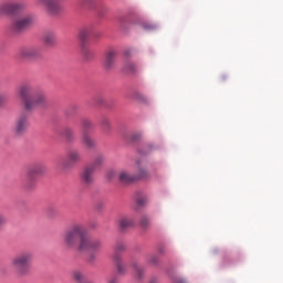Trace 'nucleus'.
I'll use <instances>...</instances> for the list:
<instances>
[{"label": "nucleus", "instance_id": "obj_40", "mask_svg": "<svg viewBox=\"0 0 283 283\" xmlns=\"http://www.w3.org/2000/svg\"><path fill=\"white\" fill-rule=\"evenodd\" d=\"M149 283H158V279H151Z\"/></svg>", "mask_w": 283, "mask_h": 283}, {"label": "nucleus", "instance_id": "obj_11", "mask_svg": "<svg viewBox=\"0 0 283 283\" xmlns=\"http://www.w3.org/2000/svg\"><path fill=\"white\" fill-rule=\"evenodd\" d=\"M29 126H30V123L28 122V115L25 114L20 115L15 122V134H18V136L25 134V132H28Z\"/></svg>", "mask_w": 283, "mask_h": 283}, {"label": "nucleus", "instance_id": "obj_27", "mask_svg": "<svg viewBox=\"0 0 283 283\" xmlns=\"http://www.w3.org/2000/svg\"><path fill=\"white\" fill-rule=\"evenodd\" d=\"M125 249H127V245L125 244V242H117L114 247V251L115 253H117V255H120V253H123V251H125Z\"/></svg>", "mask_w": 283, "mask_h": 283}, {"label": "nucleus", "instance_id": "obj_20", "mask_svg": "<svg viewBox=\"0 0 283 283\" xmlns=\"http://www.w3.org/2000/svg\"><path fill=\"white\" fill-rule=\"evenodd\" d=\"M81 125H82V135L90 134V130L94 129V124L92 123V120L87 118L82 119Z\"/></svg>", "mask_w": 283, "mask_h": 283}, {"label": "nucleus", "instance_id": "obj_3", "mask_svg": "<svg viewBox=\"0 0 283 283\" xmlns=\"http://www.w3.org/2000/svg\"><path fill=\"white\" fill-rule=\"evenodd\" d=\"M32 260H34L32 252H21L11 259V268L17 275L25 277V275H30Z\"/></svg>", "mask_w": 283, "mask_h": 283}, {"label": "nucleus", "instance_id": "obj_8", "mask_svg": "<svg viewBox=\"0 0 283 283\" xmlns=\"http://www.w3.org/2000/svg\"><path fill=\"white\" fill-rule=\"evenodd\" d=\"M20 10H23V3L7 1L0 4V17H11L17 14Z\"/></svg>", "mask_w": 283, "mask_h": 283}, {"label": "nucleus", "instance_id": "obj_42", "mask_svg": "<svg viewBox=\"0 0 283 283\" xmlns=\"http://www.w3.org/2000/svg\"><path fill=\"white\" fill-rule=\"evenodd\" d=\"M138 205H143V200L138 199L137 200Z\"/></svg>", "mask_w": 283, "mask_h": 283}, {"label": "nucleus", "instance_id": "obj_16", "mask_svg": "<svg viewBox=\"0 0 283 283\" xmlns=\"http://www.w3.org/2000/svg\"><path fill=\"white\" fill-rule=\"evenodd\" d=\"M116 51L111 50L106 53L104 65L107 70H112L116 65Z\"/></svg>", "mask_w": 283, "mask_h": 283}, {"label": "nucleus", "instance_id": "obj_26", "mask_svg": "<svg viewBox=\"0 0 283 283\" xmlns=\"http://www.w3.org/2000/svg\"><path fill=\"white\" fill-rule=\"evenodd\" d=\"M124 72H126V74H134V72H136V64L126 62L124 65Z\"/></svg>", "mask_w": 283, "mask_h": 283}, {"label": "nucleus", "instance_id": "obj_34", "mask_svg": "<svg viewBox=\"0 0 283 283\" xmlns=\"http://www.w3.org/2000/svg\"><path fill=\"white\" fill-rule=\"evenodd\" d=\"M138 138H140V134H134L130 137L132 140H138Z\"/></svg>", "mask_w": 283, "mask_h": 283}, {"label": "nucleus", "instance_id": "obj_17", "mask_svg": "<svg viewBox=\"0 0 283 283\" xmlns=\"http://www.w3.org/2000/svg\"><path fill=\"white\" fill-rule=\"evenodd\" d=\"M132 227H134V219L124 217L119 220V229H122V231H127V229H132Z\"/></svg>", "mask_w": 283, "mask_h": 283}, {"label": "nucleus", "instance_id": "obj_4", "mask_svg": "<svg viewBox=\"0 0 283 283\" xmlns=\"http://www.w3.org/2000/svg\"><path fill=\"white\" fill-rule=\"evenodd\" d=\"M103 250V241L101 239H83L82 243L78 244L77 251L85 252L88 254L90 262L96 260V255Z\"/></svg>", "mask_w": 283, "mask_h": 283}, {"label": "nucleus", "instance_id": "obj_35", "mask_svg": "<svg viewBox=\"0 0 283 283\" xmlns=\"http://www.w3.org/2000/svg\"><path fill=\"white\" fill-rule=\"evenodd\" d=\"M147 148H148V151H154V149H156V145L149 144V145L147 146Z\"/></svg>", "mask_w": 283, "mask_h": 283}, {"label": "nucleus", "instance_id": "obj_10", "mask_svg": "<svg viewBox=\"0 0 283 283\" xmlns=\"http://www.w3.org/2000/svg\"><path fill=\"white\" fill-rule=\"evenodd\" d=\"M48 171V166L43 164H35L29 167L27 171V180L28 182H34L38 176H43Z\"/></svg>", "mask_w": 283, "mask_h": 283}, {"label": "nucleus", "instance_id": "obj_36", "mask_svg": "<svg viewBox=\"0 0 283 283\" xmlns=\"http://www.w3.org/2000/svg\"><path fill=\"white\" fill-rule=\"evenodd\" d=\"M108 283H118V277L113 276L112 279L108 280Z\"/></svg>", "mask_w": 283, "mask_h": 283}, {"label": "nucleus", "instance_id": "obj_2", "mask_svg": "<svg viewBox=\"0 0 283 283\" xmlns=\"http://www.w3.org/2000/svg\"><path fill=\"white\" fill-rule=\"evenodd\" d=\"M87 235H85V228L83 224L75 223L63 233L62 240L66 249H78Z\"/></svg>", "mask_w": 283, "mask_h": 283}, {"label": "nucleus", "instance_id": "obj_22", "mask_svg": "<svg viewBox=\"0 0 283 283\" xmlns=\"http://www.w3.org/2000/svg\"><path fill=\"white\" fill-rule=\"evenodd\" d=\"M105 163V157H103V155H98L94 161L92 163V165L90 167L93 168V170L96 171V169H101V167H103V164Z\"/></svg>", "mask_w": 283, "mask_h": 283}, {"label": "nucleus", "instance_id": "obj_31", "mask_svg": "<svg viewBox=\"0 0 283 283\" xmlns=\"http://www.w3.org/2000/svg\"><path fill=\"white\" fill-rule=\"evenodd\" d=\"M6 222H8L6 216L0 214V229H3V227H6Z\"/></svg>", "mask_w": 283, "mask_h": 283}, {"label": "nucleus", "instance_id": "obj_32", "mask_svg": "<svg viewBox=\"0 0 283 283\" xmlns=\"http://www.w3.org/2000/svg\"><path fill=\"white\" fill-rule=\"evenodd\" d=\"M6 103H8V95L0 94V106L6 105Z\"/></svg>", "mask_w": 283, "mask_h": 283}, {"label": "nucleus", "instance_id": "obj_30", "mask_svg": "<svg viewBox=\"0 0 283 283\" xmlns=\"http://www.w3.org/2000/svg\"><path fill=\"white\" fill-rule=\"evenodd\" d=\"M158 262H160V259L158 258V255H151L148 259V264H153L154 266H156V264H158Z\"/></svg>", "mask_w": 283, "mask_h": 283}, {"label": "nucleus", "instance_id": "obj_15", "mask_svg": "<svg viewBox=\"0 0 283 283\" xmlns=\"http://www.w3.org/2000/svg\"><path fill=\"white\" fill-rule=\"evenodd\" d=\"M113 262H114V264L117 269V273L119 275H125V273H127V266L123 262V256H120V254L114 253L113 254Z\"/></svg>", "mask_w": 283, "mask_h": 283}, {"label": "nucleus", "instance_id": "obj_25", "mask_svg": "<svg viewBox=\"0 0 283 283\" xmlns=\"http://www.w3.org/2000/svg\"><path fill=\"white\" fill-rule=\"evenodd\" d=\"M82 54L85 61H90L91 59H94V53L92 52V50H90V48L85 45L82 46Z\"/></svg>", "mask_w": 283, "mask_h": 283}, {"label": "nucleus", "instance_id": "obj_12", "mask_svg": "<svg viewBox=\"0 0 283 283\" xmlns=\"http://www.w3.org/2000/svg\"><path fill=\"white\" fill-rule=\"evenodd\" d=\"M117 178H118V182H120V185H132V184L136 182L137 177L135 174H130L127 170L122 169L118 171Z\"/></svg>", "mask_w": 283, "mask_h": 283}, {"label": "nucleus", "instance_id": "obj_37", "mask_svg": "<svg viewBox=\"0 0 283 283\" xmlns=\"http://www.w3.org/2000/svg\"><path fill=\"white\" fill-rule=\"evenodd\" d=\"M107 176H108L109 179L114 178V170L108 171Z\"/></svg>", "mask_w": 283, "mask_h": 283}, {"label": "nucleus", "instance_id": "obj_19", "mask_svg": "<svg viewBox=\"0 0 283 283\" xmlns=\"http://www.w3.org/2000/svg\"><path fill=\"white\" fill-rule=\"evenodd\" d=\"M43 42L49 46L54 45L56 43V34L54 32H46L43 36Z\"/></svg>", "mask_w": 283, "mask_h": 283}, {"label": "nucleus", "instance_id": "obj_24", "mask_svg": "<svg viewBox=\"0 0 283 283\" xmlns=\"http://www.w3.org/2000/svg\"><path fill=\"white\" fill-rule=\"evenodd\" d=\"M135 176L137 177L136 178V181L137 180H143L145 178H149V172L147 171V169L143 168V167H138V170L137 172L135 174Z\"/></svg>", "mask_w": 283, "mask_h": 283}, {"label": "nucleus", "instance_id": "obj_33", "mask_svg": "<svg viewBox=\"0 0 283 283\" xmlns=\"http://www.w3.org/2000/svg\"><path fill=\"white\" fill-rule=\"evenodd\" d=\"M102 125H103V127H105L106 129H109V122H108V119H103V122H102Z\"/></svg>", "mask_w": 283, "mask_h": 283}, {"label": "nucleus", "instance_id": "obj_39", "mask_svg": "<svg viewBox=\"0 0 283 283\" xmlns=\"http://www.w3.org/2000/svg\"><path fill=\"white\" fill-rule=\"evenodd\" d=\"M174 283H186L185 281H182L181 279H177V280H175V282Z\"/></svg>", "mask_w": 283, "mask_h": 283}, {"label": "nucleus", "instance_id": "obj_29", "mask_svg": "<svg viewBox=\"0 0 283 283\" xmlns=\"http://www.w3.org/2000/svg\"><path fill=\"white\" fill-rule=\"evenodd\" d=\"M149 224H151V220L149 219V217L147 216L142 217L140 227H143V229H147Z\"/></svg>", "mask_w": 283, "mask_h": 283}, {"label": "nucleus", "instance_id": "obj_23", "mask_svg": "<svg viewBox=\"0 0 283 283\" xmlns=\"http://www.w3.org/2000/svg\"><path fill=\"white\" fill-rule=\"evenodd\" d=\"M71 277H72V280H75V282L83 283L85 280V274H83V272H81L78 270H74L71 273Z\"/></svg>", "mask_w": 283, "mask_h": 283}, {"label": "nucleus", "instance_id": "obj_6", "mask_svg": "<svg viewBox=\"0 0 283 283\" xmlns=\"http://www.w3.org/2000/svg\"><path fill=\"white\" fill-rule=\"evenodd\" d=\"M81 160H82V156L78 150H70L67 154V161L57 163L56 169H59V171H67L72 169V167H74L76 163H81Z\"/></svg>", "mask_w": 283, "mask_h": 283}, {"label": "nucleus", "instance_id": "obj_1", "mask_svg": "<svg viewBox=\"0 0 283 283\" xmlns=\"http://www.w3.org/2000/svg\"><path fill=\"white\" fill-rule=\"evenodd\" d=\"M18 97L27 112H34L36 107L48 105V95L43 91H35L32 84H22L18 87Z\"/></svg>", "mask_w": 283, "mask_h": 283}, {"label": "nucleus", "instance_id": "obj_28", "mask_svg": "<svg viewBox=\"0 0 283 283\" xmlns=\"http://www.w3.org/2000/svg\"><path fill=\"white\" fill-rule=\"evenodd\" d=\"M90 34H91L90 29H83L80 32V39H81L82 43H85V41H87V39H90Z\"/></svg>", "mask_w": 283, "mask_h": 283}, {"label": "nucleus", "instance_id": "obj_9", "mask_svg": "<svg viewBox=\"0 0 283 283\" xmlns=\"http://www.w3.org/2000/svg\"><path fill=\"white\" fill-rule=\"evenodd\" d=\"M36 21V17L34 14L24 15L19 18L12 22L13 32H22L25 28H30Z\"/></svg>", "mask_w": 283, "mask_h": 283}, {"label": "nucleus", "instance_id": "obj_21", "mask_svg": "<svg viewBox=\"0 0 283 283\" xmlns=\"http://www.w3.org/2000/svg\"><path fill=\"white\" fill-rule=\"evenodd\" d=\"M62 136L65 137L69 143L74 142L76 138V136L74 135V130H72V128L70 127H65L62 130Z\"/></svg>", "mask_w": 283, "mask_h": 283}, {"label": "nucleus", "instance_id": "obj_14", "mask_svg": "<svg viewBox=\"0 0 283 283\" xmlns=\"http://www.w3.org/2000/svg\"><path fill=\"white\" fill-rule=\"evenodd\" d=\"M130 266L133 269V279L135 280V282L142 283L143 280H145V270L140 268V265H138V262L136 261H134Z\"/></svg>", "mask_w": 283, "mask_h": 283}, {"label": "nucleus", "instance_id": "obj_41", "mask_svg": "<svg viewBox=\"0 0 283 283\" xmlns=\"http://www.w3.org/2000/svg\"><path fill=\"white\" fill-rule=\"evenodd\" d=\"M125 56H129V51L124 52Z\"/></svg>", "mask_w": 283, "mask_h": 283}, {"label": "nucleus", "instance_id": "obj_18", "mask_svg": "<svg viewBox=\"0 0 283 283\" xmlns=\"http://www.w3.org/2000/svg\"><path fill=\"white\" fill-rule=\"evenodd\" d=\"M82 143L87 147V149H94L96 147V140H94L87 133L82 135Z\"/></svg>", "mask_w": 283, "mask_h": 283}, {"label": "nucleus", "instance_id": "obj_13", "mask_svg": "<svg viewBox=\"0 0 283 283\" xmlns=\"http://www.w3.org/2000/svg\"><path fill=\"white\" fill-rule=\"evenodd\" d=\"M94 168L86 166L81 172L80 178L84 185H92L94 182Z\"/></svg>", "mask_w": 283, "mask_h": 283}, {"label": "nucleus", "instance_id": "obj_38", "mask_svg": "<svg viewBox=\"0 0 283 283\" xmlns=\"http://www.w3.org/2000/svg\"><path fill=\"white\" fill-rule=\"evenodd\" d=\"M158 252L161 253V254H165V248H159Z\"/></svg>", "mask_w": 283, "mask_h": 283}, {"label": "nucleus", "instance_id": "obj_5", "mask_svg": "<svg viewBox=\"0 0 283 283\" xmlns=\"http://www.w3.org/2000/svg\"><path fill=\"white\" fill-rule=\"evenodd\" d=\"M43 54V49L39 45H29L20 49L19 56L25 61H36L41 59Z\"/></svg>", "mask_w": 283, "mask_h": 283}, {"label": "nucleus", "instance_id": "obj_7", "mask_svg": "<svg viewBox=\"0 0 283 283\" xmlns=\"http://www.w3.org/2000/svg\"><path fill=\"white\" fill-rule=\"evenodd\" d=\"M35 6L38 8H45L48 14H51L52 17H56V14L63 12L61 3L56 0H35Z\"/></svg>", "mask_w": 283, "mask_h": 283}]
</instances>
